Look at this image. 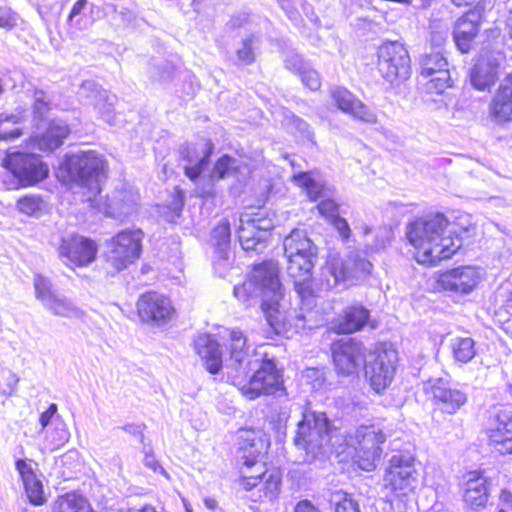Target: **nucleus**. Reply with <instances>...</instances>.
<instances>
[{"instance_id":"obj_48","label":"nucleus","mask_w":512,"mask_h":512,"mask_svg":"<svg viewBox=\"0 0 512 512\" xmlns=\"http://www.w3.org/2000/svg\"><path fill=\"white\" fill-rule=\"evenodd\" d=\"M236 56L241 65H250L255 62L256 57L252 37H248L242 41V46L236 51Z\"/></svg>"},{"instance_id":"obj_20","label":"nucleus","mask_w":512,"mask_h":512,"mask_svg":"<svg viewBox=\"0 0 512 512\" xmlns=\"http://www.w3.org/2000/svg\"><path fill=\"white\" fill-rule=\"evenodd\" d=\"M484 17V9L478 5L468 9L455 22L453 40L462 54L469 53L479 35Z\"/></svg>"},{"instance_id":"obj_57","label":"nucleus","mask_w":512,"mask_h":512,"mask_svg":"<svg viewBox=\"0 0 512 512\" xmlns=\"http://www.w3.org/2000/svg\"><path fill=\"white\" fill-rule=\"evenodd\" d=\"M56 412L57 405L55 403H51L49 407L40 414L39 423L42 428H45L50 423V420L56 414Z\"/></svg>"},{"instance_id":"obj_16","label":"nucleus","mask_w":512,"mask_h":512,"mask_svg":"<svg viewBox=\"0 0 512 512\" xmlns=\"http://www.w3.org/2000/svg\"><path fill=\"white\" fill-rule=\"evenodd\" d=\"M330 432V421L325 413H311L298 423L294 444L307 453H315L323 446Z\"/></svg>"},{"instance_id":"obj_46","label":"nucleus","mask_w":512,"mask_h":512,"mask_svg":"<svg viewBox=\"0 0 512 512\" xmlns=\"http://www.w3.org/2000/svg\"><path fill=\"white\" fill-rule=\"evenodd\" d=\"M234 162L235 159L229 154L221 155L214 163L211 177L219 180L225 178L231 171H237L233 167Z\"/></svg>"},{"instance_id":"obj_3","label":"nucleus","mask_w":512,"mask_h":512,"mask_svg":"<svg viewBox=\"0 0 512 512\" xmlns=\"http://www.w3.org/2000/svg\"><path fill=\"white\" fill-rule=\"evenodd\" d=\"M416 457L409 453L392 455L383 475V488L392 501L405 503L419 484Z\"/></svg>"},{"instance_id":"obj_52","label":"nucleus","mask_w":512,"mask_h":512,"mask_svg":"<svg viewBox=\"0 0 512 512\" xmlns=\"http://www.w3.org/2000/svg\"><path fill=\"white\" fill-rule=\"evenodd\" d=\"M16 14L7 7H0V28L10 30L16 26Z\"/></svg>"},{"instance_id":"obj_47","label":"nucleus","mask_w":512,"mask_h":512,"mask_svg":"<svg viewBox=\"0 0 512 512\" xmlns=\"http://www.w3.org/2000/svg\"><path fill=\"white\" fill-rule=\"evenodd\" d=\"M339 499L334 504V512H361L359 503L352 494L340 491Z\"/></svg>"},{"instance_id":"obj_26","label":"nucleus","mask_w":512,"mask_h":512,"mask_svg":"<svg viewBox=\"0 0 512 512\" xmlns=\"http://www.w3.org/2000/svg\"><path fill=\"white\" fill-rule=\"evenodd\" d=\"M488 445L502 456L512 455V414H498L486 429Z\"/></svg>"},{"instance_id":"obj_24","label":"nucleus","mask_w":512,"mask_h":512,"mask_svg":"<svg viewBox=\"0 0 512 512\" xmlns=\"http://www.w3.org/2000/svg\"><path fill=\"white\" fill-rule=\"evenodd\" d=\"M70 133V127L66 122L52 119L42 133L29 135L25 139V145L42 152H53L64 144Z\"/></svg>"},{"instance_id":"obj_27","label":"nucleus","mask_w":512,"mask_h":512,"mask_svg":"<svg viewBox=\"0 0 512 512\" xmlns=\"http://www.w3.org/2000/svg\"><path fill=\"white\" fill-rule=\"evenodd\" d=\"M501 63L490 55L477 57L470 70V82L479 91L490 90L499 77Z\"/></svg>"},{"instance_id":"obj_56","label":"nucleus","mask_w":512,"mask_h":512,"mask_svg":"<svg viewBox=\"0 0 512 512\" xmlns=\"http://www.w3.org/2000/svg\"><path fill=\"white\" fill-rule=\"evenodd\" d=\"M293 512H321L312 501L308 499L299 500L293 509Z\"/></svg>"},{"instance_id":"obj_30","label":"nucleus","mask_w":512,"mask_h":512,"mask_svg":"<svg viewBox=\"0 0 512 512\" xmlns=\"http://www.w3.org/2000/svg\"><path fill=\"white\" fill-rule=\"evenodd\" d=\"M87 202L99 212L112 218L122 214L126 215L128 210L136 204L131 193L126 190H116L104 198L99 195L95 197V200Z\"/></svg>"},{"instance_id":"obj_63","label":"nucleus","mask_w":512,"mask_h":512,"mask_svg":"<svg viewBox=\"0 0 512 512\" xmlns=\"http://www.w3.org/2000/svg\"><path fill=\"white\" fill-rule=\"evenodd\" d=\"M176 197L178 198L180 208H182L184 205V193L181 190H177Z\"/></svg>"},{"instance_id":"obj_53","label":"nucleus","mask_w":512,"mask_h":512,"mask_svg":"<svg viewBox=\"0 0 512 512\" xmlns=\"http://www.w3.org/2000/svg\"><path fill=\"white\" fill-rule=\"evenodd\" d=\"M50 109L51 104L44 97L36 98L32 105L33 116L37 119H43Z\"/></svg>"},{"instance_id":"obj_41","label":"nucleus","mask_w":512,"mask_h":512,"mask_svg":"<svg viewBox=\"0 0 512 512\" xmlns=\"http://www.w3.org/2000/svg\"><path fill=\"white\" fill-rule=\"evenodd\" d=\"M43 306L58 317H71L78 315L80 312L71 300L58 293L43 304Z\"/></svg>"},{"instance_id":"obj_34","label":"nucleus","mask_w":512,"mask_h":512,"mask_svg":"<svg viewBox=\"0 0 512 512\" xmlns=\"http://www.w3.org/2000/svg\"><path fill=\"white\" fill-rule=\"evenodd\" d=\"M286 257H318V248L304 231L293 229L284 240Z\"/></svg>"},{"instance_id":"obj_51","label":"nucleus","mask_w":512,"mask_h":512,"mask_svg":"<svg viewBox=\"0 0 512 512\" xmlns=\"http://www.w3.org/2000/svg\"><path fill=\"white\" fill-rule=\"evenodd\" d=\"M251 286H253V284L249 282V275H247V279L245 281L234 286V296L242 302L249 301L252 297Z\"/></svg>"},{"instance_id":"obj_6","label":"nucleus","mask_w":512,"mask_h":512,"mask_svg":"<svg viewBox=\"0 0 512 512\" xmlns=\"http://www.w3.org/2000/svg\"><path fill=\"white\" fill-rule=\"evenodd\" d=\"M283 470L272 463H261L256 468L239 471L237 484L246 491L257 488L259 503H275L281 494Z\"/></svg>"},{"instance_id":"obj_40","label":"nucleus","mask_w":512,"mask_h":512,"mask_svg":"<svg viewBox=\"0 0 512 512\" xmlns=\"http://www.w3.org/2000/svg\"><path fill=\"white\" fill-rule=\"evenodd\" d=\"M289 69L299 77L301 83L310 91L315 92L322 87V78L319 72L311 66L300 63L299 65L293 64Z\"/></svg>"},{"instance_id":"obj_28","label":"nucleus","mask_w":512,"mask_h":512,"mask_svg":"<svg viewBox=\"0 0 512 512\" xmlns=\"http://www.w3.org/2000/svg\"><path fill=\"white\" fill-rule=\"evenodd\" d=\"M15 467L23 482L29 503L33 506L44 505L47 500L44 495L43 484L35 472L37 463L30 459H18L15 462Z\"/></svg>"},{"instance_id":"obj_8","label":"nucleus","mask_w":512,"mask_h":512,"mask_svg":"<svg viewBox=\"0 0 512 512\" xmlns=\"http://www.w3.org/2000/svg\"><path fill=\"white\" fill-rule=\"evenodd\" d=\"M377 69L384 80L400 85L412 74L411 57L407 47L397 41H385L377 50Z\"/></svg>"},{"instance_id":"obj_49","label":"nucleus","mask_w":512,"mask_h":512,"mask_svg":"<svg viewBox=\"0 0 512 512\" xmlns=\"http://www.w3.org/2000/svg\"><path fill=\"white\" fill-rule=\"evenodd\" d=\"M18 379L9 370L0 371V394L3 396H9L14 393Z\"/></svg>"},{"instance_id":"obj_64","label":"nucleus","mask_w":512,"mask_h":512,"mask_svg":"<svg viewBox=\"0 0 512 512\" xmlns=\"http://www.w3.org/2000/svg\"><path fill=\"white\" fill-rule=\"evenodd\" d=\"M507 28H508V34L510 38L512 39V11L510 16L507 19Z\"/></svg>"},{"instance_id":"obj_60","label":"nucleus","mask_w":512,"mask_h":512,"mask_svg":"<svg viewBox=\"0 0 512 512\" xmlns=\"http://www.w3.org/2000/svg\"><path fill=\"white\" fill-rule=\"evenodd\" d=\"M193 152H194L193 149L189 145H185L180 150V154H181L182 159H184L186 161H191L192 160Z\"/></svg>"},{"instance_id":"obj_7","label":"nucleus","mask_w":512,"mask_h":512,"mask_svg":"<svg viewBox=\"0 0 512 512\" xmlns=\"http://www.w3.org/2000/svg\"><path fill=\"white\" fill-rule=\"evenodd\" d=\"M2 167L22 188L36 186L49 176L48 164L41 155L33 152H8L2 160Z\"/></svg>"},{"instance_id":"obj_31","label":"nucleus","mask_w":512,"mask_h":512,"mask_svg":"<svg viewBox=\"0 0 512 512\" xmlns=\"http://www.w3.org/2000/svg\"><path fill=\"white\" fill-rule=\"evenodd\" d=\"M271 298H263L261 301V311L263 312L269 326L275 334H286L291 329V321L286 311L281 308L280 301L283 298V290L280 294H271Z\"/></svg>"},{"instance_id":"obj_21","label":"nucleus","mask_w":512,"mask_h":512,"mask_svg":"<svg viewBox=\"0 0 512 512\" xmlns=\"http://www.w3.org/2000/svg\"><path fill=\"white\" fill-rule=\"evenodd\" d=\"M249 282L258 288L263 296L267 293L280 294L283 290L279 261L273 258L263 259L251 264Z\"/></svg>"},{"instance_id":"obj_29","label":"nucleus","mask_w":512,"mask_h":512,"mask_svg":"<svg viewBox=\"0 0 512 512\" xmlns=\"http://www.w3.org/2000/svg\"><path fill=\"white\" fill-rule=\"evenodd\" d=\"M194 351L210 374L215 375L220 372L223 367L221 345L212 335H199L194 341Z\"/></svg>"},{"instance_id":"obj_4","label":"nucleus","mask_w":512,"mask_h":512,"mask_svg":"<svg viewBox=\"0 0 512 512\" xmlns=\"http://www.w3.org/2000/svg\"><path fill=\"white\" fill-rule=\"evenodd\" d=\"M145 233L141 228H124L116 232L108 241L104 254L107 272L115 275L137 262L143 251Z\"/></svg>"},{"instance_id":"obj_18","label":"nucleus","mask_w":512,"mask_h":512,"mask_svg":"<svg viewBox=\"0 0 512 512\" xmlns=\"http://www.w3.org/2000/svg\"><path fill=\"white\" fill-rule=\"evenodd\" d=\"M328 96L335 109L350 116L353 120L365 124L377 122L374 111L347 87L333 86L329 88Z\"/></svg>"},{"instance_id":"obj_9","label":"nucleus","mask_w":512,"mask_h":512,"mask_svg":"<svg viewBox=\"0 0 512 512\" xmlns=\"http://www.w3.org/2000/svg\"><path fill=\"white\" fill-rule=\"evenodd\" d=\"M330 362L338 377L358 376L366 367L367 349L362 341L356 338H339L329 347Z\"/></svg>"},{"instance_id":"obj_10","label":"nucleus","mask_w":512,"mask_h":512,"mask_svg":"<svg viewBox=\"0 0 512 512\" xmlns=\"http://www.w3.org/2000/svg\"><path fill=\"white\" fill-rule=\"evenodd\" d=\"M372 359L363 369L371 389L383 393L392 383L398 363V352L387 343H378L370 352Z\"/></svg>"},{"instance_id":"obj_43","label":"nucleus","mask_w":512,"mask_h":512,"mask_svg":"<svg viewBox=\"0 0 512 512\" xmlns=\"http://www.w3.org/2000/svg\"><path fill=\"white\" fill-rule=\"evenodd\" d=\"M44 199L40 195L26 194L16 201L17 210L26 216H38L44 208Z\"/></svg>"},{"instance_id":"obj_23","label":"nucleus","mask_w":512,"mask_h":512,"mask_svg":"<svg viewBox=\"0 0 512 512\" xmlns=\"http://www.w3.org/2000/svg\"><path fill=\"white\" fill-rule=\"evenodd\" d=\"M488 117L496 125L512 122V71L500 81L488 105Z\"/></svg>"},{"instance_id":"obj_5","label":"nucleus","mask_w":512,"mask_h":512,"mask_svg":"<svg viewBox=\"0 0 512 512\" xmlns=\"http://www.w3.org/2000/svg\"><path fill=\"white\" fill-rule=\"evenodd\" d=\"M71 179L81 189L84 201H93L101 194L100 181L105 176L107 162L95 151H84L70 156L66 161Z\"/></svg>"},{"instance_id":"obj_35","label":"nucleus","mask_w":512,"mask_h":512,"mask_svg":"<svg viewBox=\"0 0 512 512\" xmlns=\"http://www.w3.org/2000/svg\"><path fill=\"white\" fill-rule=\"evenodd\" d=\"M51 512H96L89 500L79 491L72 490L58 495Z\"/></svg>"},{"instance_id":"obj_1","label":"nucleus","mask_w":512,"mask_h":512,"mask_svg":"<svg viewBox=\"0 0 512 512\" xmlns=\"http://www.w3.org/2000/svg\"><path fill=\"white\" fill-rule=\"evenodd\" d=\"M404 238L412 259L426 268L452 259L464 245L461 235L451 229L449 217L438 211L408 221Z\"/></svg>"},{"instance_id":"obj_58","label":"nucleus","mask_w":512,"mask_h":512,"mask_svg":"<svg viewBox=\"0 0 512 512\" xmlns=\"http://www.w3.org/2000/svg\"><path fill=\"white\" fill-rule=\"evenodd\" d=\"M86 5H87V0H77L73 4V6L68 14V17H67L68 23H72L73 19L83 12Z\"/></svg>"},{"instance_id":"obj_38","label":"nucleus","mask_w":512,"mask_h":512,"mask_svg":"<svg viewBox=\"0 0 512 512\" xmlns=\"http://www.w3.org/2000/svg\"><path fill=\"white\" fill-rule=\"evenodd\" d=\"M292 181L306 192L310 201H316L325 191V185L317 181L311 171L293 174Z\"/></svg>"},{"instance_id":"obj_22","label":"nucleus","mask_w":512,"mask_h":512,"mask_svg":"<svg viewBox=\"0 0 512 512\" xmlns=\"http://www.w3.org/2000/svg\"><path fill=\"white\" fill-rule=\"evenodd\" d=\"M318 257H286V271L292 279L294 288L302 300L315 297L312 286L313 269Z\"/></svg>"},{"instance_id":"obj_17","label":"nucleus","mask_w":512,"mask_h":512,"mask_svg":"<svg viewBox=\"0 0 512 512\" xmlns=\"http://www.w3.org/2000/svg\"><path fill=\"white\" fill-rule=\"evenodd\" d=\"M479 269L472 265H460L439 271L435 278V287L439 291L456 294H468L480 283Z\"/></svg>"},{"instance_id":"obj_32","label":"nucleus","mask_w":512,"mask_h":512,"mask_svg":"<svg viewBox=\"0 0 512 512\" xmlns=\"http://www.w3.org/2000/svg\"><path fill=\"white\" fill-rule=\"evenodd\" d=\"M224 346L233 361V372L245 365L251 366L252 359L249 357V345L243 331L240 329L228 330V340L224 343Z\"/></svg>"},{"instance_id":"obj_54","label":"nucleus","mask_w":512,"mask_h":512,"mask_svg":"<svg viewBox=\"0 0 512 512\" xmlns=\"http://www.w3.org/2000/svg\"><path fill=\"white\" fill-rule=\"evenodd\" d=\"M330 222L335 227V229L338 231L339 235L341 236V238L343 240L349 239L351 230H350L349 224L345 218L337 216Z\"/></svg>"},{"instance_id":"obj_61","label":"nucleus","mask_w":512,"mask_h":512,"mask_svg":"<svg viewBox=\"0 0 512 512\" xmlns=\"http://www.w3.org/2000/svg\"><path fill=\"white\" fill-rule=\"evenodd\" d=\"M451 1L457 7L470 6L475 2V0H451Z\"/></svg>"},{"instance_id":"obj_50","label":"nucleus","mask_w":512,"mask_h":512,"mask_svg":"<svg viewBox=\"0 0 512 512\" xmlns=\"http://www.w3.org/2000/svg\"><path fill=\"white\" fill-rule=\"evenodd\" d=\"M317 210L318 212L320 213V215H322L323 217H325L326 219L328 220H333L335 217L339 216L338 215V211H339V205L337 204V202L331 198H325V199H322L318 204H317Z\"/></svg>"},{"instance_id":"obj_13","label":"nucleus","mask_w":512,"mask_h":512,"mask_svg":"<svg viewBox=\"0 0 512 512\" xmlns=\"http://www.w3.org/2000/svg\"><path fill=\"white\" fill-rule=\"evenodd\" d=\"M423 392L432 404L433 418L440 414L454 415L467 402V395L460 389L452 387L443 378L428 379L424 383Z\"/></svg>"},{"instance_id":"obj_37","label":"nucleus","mask_w":512,"mask_h":512,"mask_svg":"<svg viewBox=\"0 0 512 512\" xmlns=\"http://www.w3.org/2000/svg\"><path fill=\"white\" fill-rule=\"evenodd\" d=\"M447 70H449L447 59L439 52H430L419 60L418 78L443 74Z\"/></svg>"},{"instance_id":"obj_39","label":"nucleus","mask_w":512,"mask_h":512,"mask_svg":"<svg viewBox=\"0 0 512 512\" xmlns=\"http://www.w3.org/2000/svg\"><path fill=\"white\" fill-rule=\"evenodd\" d=\"M419 84L422 85L423 92L426 95H441L446 89L452 86L450 71H444L443 74H434L419 78Z\"/></svg>"},{"instance_id":"obj_59","label":"nucleus","mask_w":512,"mask_h":512,"mask_svg":"<svg viewBox=\"0 0 512 512\" xmlns=\"http://www.w3.org/2000/svg\"><path fill=\"white\" fill-rule=\"evenodd\" d=\"M22 135H23V129L19 128V127H16V128L11 129V130L1 131L0 132V139H2V140H12V139H17V138H19Z\"/></svg>"},{"instance_id":"obj_15","label":"nucleus","mask_w":512,"mask_h":512,"mask_svg":"<svg viewBox=\"0 0 512 512\" xmlns=\"http://www.w3.org/2000/svg\"><path fill=\"white\" fill-rule=\"evenodd\" d=\"M458 489L465 508L478 511L488 505L491 479L486 476L485 470H469L461 476Z\"/></svg>"},{"instance_id":"obj_42","label":"nucleus","mask_w":512,"mask_h":512,"mask_svg":"<svg viewBox=\"0 0 512 512\" xmlns=\"http://www.w3.org/2000/svg\"><path fill=\"white\" fill-rule=\"evenodd\" d=\"M451 352L455 361L467 363L476 355L475 341L471 337H458L451 344Z\"/></svg>"},{"instance_id":"obj_2","label":"nucleus","mask_w":512,"mask_h":512,"mask_svg":"<svg viewBox=\"0 0 512 512\" xmlns=\"http://www.w3.org/2000/svg\"><path fill=\"white\" fill-rule=\"evenodd\" d=\"M231 384L249 401L285 392L283 370L267 354L260 360H252L251 366L236 369L231 374Z\"/></svg>"},{"instance_id":"obj_55","label":"nucleus","mask_w":512,"mask_h":512,"mask_svg":"<svg viewBox=\"0 0 512 512\" xmlns=\"http://www.w3.org/2000/svg\"><path fill=\"white\" fill-rule=\"evenodd\" d=\"M215 237L218 241L228 242L230 238V224L227 219L220 221L214 228Z\"/></svg>"},{"instance_id":"obj_33","label":"nucleus","mask_w":512,"mask_h":512,"mask_svg":"<svg viewBox=\"0 0 512 512\" xmlns=\"http://www.w3.org/2000/svg\"><path fill=\"white\" fill-rule=\"evenodd\" d=\"M364 442H372L371 446L364 444L357 452L356 463L365 471H372L375 468V461L380 458L382 449L381 444L385 441V436L381 432L370 431L364 434Z\"/></svg>"},{"instance_id":"obj_44","label":"nucleus","mask_w":512,"mask_h":512,"mask_svg":"<svg viewBox=\"0 0 512 512\" xmlns=\"http://www.w3.org/2000/svg\"><path fill=\"white\" fill-rule=\"evenodd\" d=\"M33 287L35 298L42 304H45L49 299L57 294L52 280L40 273L34 275Z\"/></svg>"},{"instance_id":"obj_11","label":"nucleus","mask_w":512,"mask_h":512,"mask_svg":"<svg viewBox=\"0 0 512 512\" xmlns=\"http://www.w3.org/2000/svg\"><path fill=\"white\" fill-rule=\"evenodd\" d=\"M237 452L240 454L238 472L256 468L264 463L271 441L267 432L260 428H240L236 432Z\"/></svg>"},{"instance_id":"obj_62","label":"nucleus","mask_w":512,"mask_h":512,"mask_svg":"<svg viewBox=\"0 0 512 512\" xmlns=\"http://www.w3.org/2000/svg\"><path fill=\"white\" fill-rule=\"evenodd\" d=\"M138 512H158L156 507L151 505V504H146L144 506H142Z\"/></svg>"},{"instance_id":"obj_19","label":"nucleus","mask_w":512,"mask_h":512,"mask_svg":"<svg viewBox=\"0 0 512 512\" xmlns=\"http://www.w3.org/2000/svg\"><path fill=\"white\" fill-rule=\"evenodd\" d=\"M371 311L362 303L356 302L344 307L332 320L331 331L336 335H352L366 327L376 328Z\"/></svg>"},{"instance_id":"obj_36","label":"nucleus","mask_w":512,"mask_h":512,"mask_svg":"<svg viewBox=\"0 0 512 512\" xmlns=\"http://www.w3.org/2000/svg\"><path fill=\"white\" fill-rule=\"evenodd\" d=\"M237 238L243 250L246 252L256 251L257 246L262 244L260 229L253 219L241 220L237 228Z\"/></svg>"},{"instance_id":"obj_25","label":"nucleus","mask_w":512,"mask_h":512,"mask_svg":"<svg viewBox=\"0 0 512 512\" xmlns=\"http://www.w3.org/2000/svg\"><path fill=\"white\" fill-rule=\"evenodd\" d=\"M325 266L337 284L357 280L369 274L372 267L369 261L360 257L344 261L334 255L327 257Z\"/></svg>"},{"instance_id":"obj_12","label":"nucleus","mask_w":512,"mask_h":512,"mask_svg":"<svg viewBox=\"0 0 512 512\" xmlns=\"http://www.w3.org/2000/svg\"><path fill=\"white\" fill-rule=\"evenodd\" d=\"M135 314L142 324L164 326L175 318L176 308L166 294L147 290L138 296Z\"/></svg>"},{"instance_id":"obj_45","label":"nucleus","mask_w":512,"mask_h":512,"mask_svg":"<svg viewBox=\"0 0 512 512\" xmlns=\"http://www.w3.org/2000/svg\"><path fill=\"white\" fill-rule=\"evenodd\" d=\"M214 151L213 142L208 139L205 143V149L202 157L193 166H186L184 168V174L191 180L195 181L202 174L204 168L209 163L210 157Z\"/></svg>"},{"instance_id":"obj_14","label":"nucleus","mask_w":512,"mask_h":512,"mask_svg":"<svg viewBox=\"0 0 512 512\" xmlns=\"http://www.w3.org/2000/svg\"><path fill=\"white\" fill-rule=\"evenodd\" d=\"M57 251L68 268H85L97 259L99 245L90 237L74 233L61 239Z\"/></svg>"}]
</instances>
